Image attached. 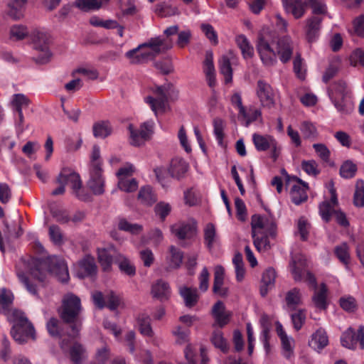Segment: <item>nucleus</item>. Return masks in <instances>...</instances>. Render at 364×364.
Masks as SVG:
<instances>
[{"instance_id": "7c9ffc66", "label": "nucleus", "mask_w": 364, "mask_h": 364, "mask_svg": "<svg viewBox=\"0 0 364 364\" xmlns=\"http://www.w3.org/2000/svg\"><path fill=\"white\" fill-rule=\"evenodd\" d=\"M328 343V338L326 332L322 329H318L311 336L309 341V346L316 350H320L324 348Z\"/></svg>"}, {"instance_id": "0eeeda50", "label": "nucleus", "mask_w": 364, "mask_h": 364, "mask_svg": "<svg viewBox=\"0 0 364 364\" xmlns=\"http://www.w3.org/2000/svg\"><path fill=\"white\" fill-rule=\"evenodd\" d=\"M56 182L60 186L52 191L53 196L62 195L65 193V186L70 183L75 196L80 200L87 201L90 198L89 194L82 188V181L80 175L75 172L63 168L57 178Z\"/></svg>"}, {"instance_id": "774afa93", "label": "nucleus", "mask_w": 364, "mask_h": 364, "mask_svg": "<svg viewBox=\"0 0 364 364\" xmlns=\"http://www.w3.org/2000/svg\"><path fill=\"white\" fill-rule=\"evenodd\" d=\"M14 295L10 290L2 289L0 292V306L3 309H8L13 303Z\"/></svg>"}, {"instance_id": "cd10ccee", "label": "nucleus", "mask_w": 364, "mask_h": 364, "mask_svg": "<svg viewBox=\"0 0 364 364\" xmlns=\"http://www.w3.org/2000/svg\"><path fill=\"white\" fill-rule=\"evenodd\" d=\"M225 269L220 266H216L214 272V282H213V291L221 296H226L228 295V289L223 288L224 281Z\"/></svg>"}, {"instance_id": "79ce46f5", "label": "nucleus", "mask_w": 364, "mask_h": 364, "mask_svg": "<svg viewBox=\"0 0 364 364\" xmlns=\"http://www.w3.org/2000/svg\"><path fill=\"white\" fill-rule=\"evenodd\" d=\"M138 198L141 203L147 205H151L157 200L156 194L149 186L141 188L138 194Z\"/></svg>"}, {"instance_id": "f257e3e1", "label": "nucleus", "mask_w": 364, "mask_h": 364, "mask_svg": "<svg viewBox=\"0 0 364 364\" xmlns=\"http://www.w3.org/2000/svg\"><path fill=\"white\" fill-rule=\"evenodd\" d=\"M46 264V262L36 260L34 267L31 269V278H28L23 274H18L20 281L32 295H38V288L46 287L49 272L55 274L63 283L67 282L70 279L68 269L64 259L57 257L49 258L48 259V270L44 269L43 267Z\"/></svg>"}, {"instance_id": "6ab92c4d", "label": "nucleus", "mask_w": 364, "mask_h": 364, "mask_svg": "<svg viewBox=\"0 0 364 364\" xmlns=\"http://www.w3.org/2000/svg\"><path fill=\"white\" fill-rule=\"evenodd\" d=\"M323 18L318 16H313L306 21L305 33L309 43L315 42L319 37Z\"/></svg>"}, {"instance_id": "f03ea898", "label": "nucleus", "mask_w": 364, "mask_h": 364, "mask_svg": "<svg viewBox=\"0 0 364 364\" xmlns=\"http://www.w3.org/2000/svg\"><path fill=\"white\" fill-rule=\"evenodd\" d=\"M276 38L271 32L262 30L258 35L256 45L261 61L265 66H273L277 62V56L283 63H288L293 54V42L289 36H283L277 41V50L272 46Z\"/></svg>"}, {"instance_id": "09e8293b", "label": "nucleus", "mask_w": 364, "mask_h": 364, "mask_svg": "<svg viewBox=\"0 0 364 364\" xmlns=\"http://www.w3.org/2000/svg\"><path fill=\"white\" fill-rule=\"evenodd\" d=\"M118 228L120 230L130 232L133 235H138L142 231V226L139 224H132L126 219L122 218L118 223Z\"/></svg>"}, {"instance_id": "a19ab883", "label": "nucleus", "mask_w": 364, "mask_h": 364, "mask_svg": "<svg viewBox=\"0 0 364 364\" xmlns=\"http://www.w3.org/2000/svg\"><path fill=\"white\" fill-rule=\"evenodd\" d=\"M30 100L23 94H14L12 95L11 107L13 112L22 111L23 108L30 105Z\"/></svg>"}, {"instance_id": "a211bd4d", "label": "nucleus", "mask_w": 364, "mask_h": 364, "mask_svg": "<svg viewBox=\"0 0 364 364\" xmlns=\"http://www.w3.org/2000/svg\"><path fill=\"white\" fill-rule=\"evenodd\" d=\"M171 232L178 240L191 239L196 232V225L194 223L179 222L171 226Z\"/></svg>"}, {"instance_id": "37998d69", "label": "nucleus", "mask_w": 364, "mask_h": 364, "mask_svg": "<svg viewBox=\"0 0 364 364\" xmlns=\"http://www.w3.org/2000/svg\"><path fill=\"white\" fill-rule=\"evenodd\" d=\"M211 343L213 346L219 348L222 352L228 351L229 347L226 339L223 337V332L220 330L214 331L211 336Z\"/></svg>"}, {"instance_id": "6e6d98bb", "label": "nucleus", "mask_w": 364, "mask_h": 364, "mask_svg": "<svg viewBox=\"0 0 364 364\" xmlns=\"http://www.w3.org/2000/svg\"><path fill=\"white\" fill-rule=\"evenodd\" d=\"M48 235L54 245H60L63 243V235L59 226L51 225L48 229Z\"/></svg>"}, {"instance_id": "c9c22d12", "label": "nucleus", "mask_w": 364, "mask_h": 364, "mask_svg": "<svg viewBox=\"0 0 364 364\" xmlns=\"http://www.w3.org/2000/svg\"><path fill=\"white\" fill-rule=\"evenodd\" d=\"M137 323L141 334L149 338L153 337L154 332L151 326V318L148 314H140L137 317Z\"/></svg>"}, {"instance_id": "393cba45", "label": "nucleus", "mask_w": 364, "mask_h": 364, "mask_svg": "<svg viewBox=\"0 0 364 364\" xmlns=\"http://www.w3.org/2000/svg\"><path fill=\"white\" fill-rule=\"evenodd\" d=\"M262 110L254 105L245 108V114H239L238 117L245 121V126L248 127L252 123L259 120L262 121Z\"/></svg>"}, {"instance_id": "3c124183", "label": "nucleus", "mask_w": 364, "mask_h": 364, "mask_svg": "<svg viewBox=\"0 0 364 364\" xmlns=\"http://www.w3.org/2000/svg\"><path fill=\"white\" fill-rule=\"evenodd\" d=\"M353 203L357 207L364 206V182L362 180H358L356 183Z\"/></svg>"}, {"instance_id": "72a5a7b5", "label": "nucleus", "mask_w": 364, "mask_h": 364, "mask_svg": "<svg viewBox=\"0 0 364 364\" xmlns=\"http://www.w3.org/2000/svg\"><path fill=\"white\" fill-rule=\"evenodd\" d=\"M235 42L240 49L242 57L245 59H249L253 57L254 48L245 35L241 34L237 36L235 38Z\"/></svg>"}, {"instance_id": "4c0bfd02", "label": "nucleus", "mask_w": 364, "mask_h": 364, "mask_svg": "<svg viewBox=\"0 0 364 364\" xmlns=\"http://www.w3.org/2000/svg\"><path fill=\"white\" fill-rule=\"evenodd\" d=\"M333 252L341 263L346 266L349 264L350 260V249L346 242L336 246Z\"/></svg>"}, {"instance_id": "052dcab7", "label": "nucleus", "mask_w": 364, "mask_h": 364, "mask_svg": "<svg viewBox=\"0 0 364 364\" xmlns=\"http://www.w3.org/2000/svg\"><path fill=\"white\" fill-rule=\"evenodd\" d=\"M291 319L293 326L296 331H299L306 321V311L299 309L296 312L291 314Z\"/></svg>"}, {"instance_id": "0e129e2a", "label": "nucleus", "mask_w": 364, "mask_h": 364, "mask_svg": "<svg viewBox=\"0 0 364 364\" xmlns=\"http://www.w3.org/2000/svg\"><path fill=\"white\" fill-rule=\"evenodd\" d=\"M28 33L26 27L21 25H14L10 28V38L16 41L24 39Z\"/></svg>"}, {"instance_id": "bf43d9fd", "label": "nucleus", "mask_w": 364, "mask_h": 364, "mask_svg": "<svg viewBox=\"0 0 364 364\" xmlns=\"http://www.w3.org/2000/svg\"><path fill=\"white\" fill-rule=\"evenodd\" d=\"M333 207L328 201H323L319 205V214L323 221L328 223L331 220V216L333 215Z\"/></svg>"}, {"instance_id": "bb28decb", "label": "nucleus", "mask_w": 364, "mask_h": 364, "mask_svg": "<svg viewBox=\"0 0 364 364\" xmlns=\"http://www.w3.org/2000/svg\"><path fill=\"white\" fill-rule=\"evenodd\" d=\"M151 293L154 298L161 301L167 300L171 295V289L166 282L159 279L152 285Z\"/></svg>"}, {"instance_id": "4468645a", "label": "nucleus", "mask_w": 364, "mask_h": 364, "mask_svg": "<svg viewBox=\"0 0 364 364\" xmlns=\"http://www.w3.org/2000/svg\"><path fill=\"white\" fill-rule=\"evenodd\" d=\"M154 125L153 121H147L141 124L139 129H135L130 124L128 127L130 135V144L135 146H139L145 141L148 140L152 133Z\"/></svg>"}, {"instance_id": "5701e85b", "label": "nucleus", "mask_w": 364, "mask_h": 364, "mask_svg": "<svg viewBox=\"0 0 364 364\" xmlns=\"http://www.w3.org/2000/svg\"><path fill=\"white\" fill-rule=\"evenodd\" d=\"M276 141L274 136L269 134L262 135L257 133L252 134V141L258 151H266L270 147H275Z\"/></svg>"}, {"instance_id": "c85d7f7f", "label": "nucleus", "mask_w": 364, "mask_h": 364, "mask_svg": "<svg viewBox=\"0 0 364 364\" xmlns=\"http://www.w3.org/2000/svg\"><path fill=\"white\" fill-rule=\"evenodd\" d=\"M187 163L182 159L176 158L172 159L168 172L173 178L180 179L188 170Z\"/></svg>"}, {"instance_id": "a878e982", "label": "nucleus", "mask_w": 364, "mask_h": 364, "mask_svg": "<svg viewBox=\"0 0 364 364\" xmlns=\"http://www.w3.org/2000/svg\"><path fill=\"white\" fill-rule=\"evenodd\" d=\"M114 263L118 265L122 273L129 277H133L136 274V267L134 264L124 255L117 253L114 257Z\"/></svg>"}, {"instance_id": "e2e57ef3", "label": "nucleus", "mask_w": 364, "mask_h": 364, "mask_svg": "<svg viewBox=\"0 0 364 364\" xmlns=\"http://www.w3.org/2000/svg\"><path fill=\"white\" fill-rule=\"evenodd\" d=\"M301 168L308 175L316 176L320 173V170L318 168V164L314 160L302 161Z\"/></svg>"}, {"instance_id": "e433bc0d", "label": "nucleus", "mask_w": 364, "mask_h": 364, "mask_svg": "<svg viewBox=\"0 0 364 364\" xmlns=\"http://www.w3.org/2000/svg\"><path fill=\"white\" fill-rule=\"evenodd\" d=\"M180 294L183 298L187 307L191 308L198 302V295L196 289L183 287L180 289Z\"/></svg>"}, {"instance_id": "de8ad7c7", "label": "nucleus", "mask_w": 364, "mask_h": 364, "mask_svg": "<svg viewBox=\"0 0 364 364\" xmlns=\"http://www.w3.org/2000/svg\"><path fill=\"white\" fill-rule=\"evenodd\" d=\"M357 169L356 164L350 160H347L341 166L340 176L343 178H352L355 176Z\"/></svg>"}, {"instance_id": "4d7b16f0", "label": "nucleus", "mask_w": 364, "mask_h": 364, "mask_svg": "<svg viewBox=\"0 0 364 364\" xmlns=\"http://www.w3.org/2000/svg\"><path fill=\"white\" fill-rule=\"evenodd\" d=\"M118 187L120 190L127 193L134 192L138 188V183L134 178H120L118 181Z\"/></svg>"}, {"instance_id": "864d4df0", "label": "nucleus", "mask_w": 364, "mask_h": 364, "mask_svg": "<svg viewBox=\"0 0 364 364\" xmlns=\"http://www.w3.org/2000/svg\"><path fill=\"white\" fill-rule=\"evenodd\" d=\"M213 132L220 146H223L224 139V122L220 118L213 119Z\"/></svg>"}, {"instance_id": "69168bd1", "label": "nucleus", "mask_w": 364, "mask_h": 364, "mask_svg": "<svg viewBox=\"0 0 364 364\" xmlns=\"http://www.w3.org/2000/svg\"><path fill=\"white\" fill-rule=\"evenodd\" d=\"M155 68L164 75L171 73L173 68L170 58H164L155 62Z\"/></svg>"}, {"instance_id": "603ef678", "label": "nucleus", "mask_w": 364, "mask_h": 364, "mask_svg": "<svg viewBox=\"0 0 364 364\" xmlns=\"http://www.w3.org/2000/svg\"><path fill=\"white\" fill-rule=\"evenodd\" d=\"M27 0H11L9 4V15L18 18L21 16V10L24 7Z\"/></svg>"}, {"instance_id": "ddd939ff", "label": "nucleus", "mask_w": 364, "mask_h": 364, "mask_svg": "<svg viewBox=\"0 0 364 364\" xmlns=\"http://www.w3.org/2000/svg\"><path fill=\"white\" fill-rule=\"evenodd\" d=\"M343 346L349 349H355L358 346L364 349V326H360L357 331L349 328L341 336Z\"/></svg>"}, {"instance_id": "8fccbe9b", "label": "nucleus", "mask_w": 364, "mask_h": 364, "mask_svg": "<svg viewBox=\"0 0 364 364\" xmlns=\"http://www.w3.org/2000/svg\"><path fill=\"white\" fill-rule=\"evenodd\" d=\"M300 130L305 139H315L318 136L316 127L310 122H303L301 124Z\"/></svg>"}, {"instance_id": "9b49d317", "label": "nucleus", "mask_w": 364, "mask_h": 364, "mask_svg": "<svg viewBox=\"0 0 364 364\" xmlns=\"http://www.w3.org/2000/svg\"><path fill=\"white\" fill-rule=\"evenodd\" d=\"M291 272L296 282L304 281L314 289H317V282L314 274L307 270L306 261L302 256L292 257L290 262Z\"/></svg>"}, {"instance_id": "9d476101", "label": "nucleus", "mask_w": 364, "mask_h": 364, "mask_svg": "<svg viewBox=\"0 0 364 364\" xmlns=\"http://www.w3.org/2000/svg\"><path fill=\"white\" fill-rule=\"evenodd\" d=\"M11 335L15 341L23 344L30 338H35V329L28 318L23 314H19L16 315Z\"/></svg>"}, {"instance_id": "c756f323", "label": "nucleus", "mask_w": 364, "mask_h": 364, "mask_svg": "<svg viewBox=\"0 0 364 364\" xmlns=\"http://www.w3.org/2000/svg\"><path fill=\"white\" fill-rule=\"evenodd\" d=\"M203 239L205 247L210 251L218 243L219 237L216 232V228L213 223H209L205 225L203 230Z\"/></svg>"}, {"instance_id": "49530a36", "label": "nucleus", "mask_w": 364, "mask_h": 364, "mask_svg": "<svg viewBox=\"0 0 364 364\" xmlns=\"http://www.w3.org/2000/svg\"><path fill=\"white\" fill-rule=\"evenodd\" d=\"M63 323L56 318H51L46 327L49 334L53 337H62L65 334L62 328Z\"/></svg>"}, {"instance_id": "b1692460", "label": "nucleus", "mask_w": 364, "mask_h": 364, "mask_svg": "<svg viewBox=\"0 0 364 364\" xmlns=\"http://www.w3.org/2000/svg\"><path fill=\"white\" fill-rule=\"evenodd\" d=\"M275 279L276 272L273 268L269 267L263 272L259 289L262 297L266 296L268 291L274 287Z\"/></svg>"}, {"instance_id": "20e7f679", "label": "nucleus", "mask_w": 364, "mask_h": 364, "mask_svg": "<svg viewBox=\"0 0 364 364\" xmlns=\"http://www.w3.org/2000/svg\"><path fill=\"white\" fill-rule=\"evenodd\" d=\"M82 307L80 299L74 294H67L63 296L58 314L64 323L69 324L70 332L68 335L75 338L81 330L82 318L80 316Z\"/></svg>"}, {"instance_id": "4be33fe9", "label": "nucleus", "mask_w": 364, "mask_h": 364, "mask_svg": "<svg viewBox=\"0 0 364 364\" xmlns=\"http://www.w3.org/2000/svg\"><path fill=\"white\" fill-rule=\"evenodd\" d=\"M97 269V267L94 257L86 256L79 262L77 275L80 278L92 277L96 275Z\"/></svg>"}, {"instance_id": "f704fd0d", "label": "nucleus", "mask_w": 364, "mask_h": 364, "mask_svg": "<svg viewBox=\"0 0 364 364\" xmlns=\"http://www.w3.org/2000/svg\"><path fill=\"white\" fill-rule=\"evenodd\" d=\"M287 306L290 311H296L298 306L301 304V294L298 288H293L287 292L285 296Z\"/></svg>"}, {"instance_id": "ea45409f", "label": "nucleus", "mask_w": 364, "mask_h": 364, "mask_svg": "<svg viewBox=\"0 0 364 364\" xmlns=\"http://www.w3.org/2000/svg\"><path fill=\"white\" fill-rule=\"evenodd\" d=\"M93 135L96 138H106L112 133V127L108 122L101 121L94 124Z\"/></svg>"}, {"instance_id": "5fc2aeb1", "label": "nucleus", "mask_w": 364, "mask_h": 364, "mask_svg": "<svg viewBox=\"0 0 364 364\" xmlns=\"http://www.w3.org/2000/svg\"><path fill=\"white\" fill-rule=\"evenodd\" d=\"M84 352L83 346L78 343H75L70 348V357L72 362L74 364H80Z\"/></svg>"}, {"instance_id": "680f3d73", "label": "nucleus", "mask_w": 364, "mask_h": 364, "mask_svg": "<svg viewBox=\"0 0 364 364\" xmlns=\"http://www.w3.org/2000/svg\"><path fill=\"white\" fill-rule=\"evenodd\" d=\"M172 333L176 338V342L179 344H182L188 341L190 331L188 328L177 326L173 329Z\"/></svg>"}, {"instance_id": "338daca9", "label": "nucleus", "mask_w": 364, "mask_h": 364, "mask_svg": "<svg viewBox=\"0 0 364 364\" xmlns=\"http://www.w3.org/2000/svg\"><path fill=\"white\" fill-rule=\"evenodd\" d=\"M339 304L344 311L348 312L354 311L357 307L356 301L351 296L341 297Z\"/></svg>"}, {"instance_id": "2f4dec72", "label": "nucleus", "mask_w": 364, "mask_h": 364, "mask_svg": "<svg viewBox=\"0 0 364 364\" xmlns=\"http://www.w3.org/2000/svg\"><path fill=\"white\" fill-rule=\"evenodd\" d=\"M225 306L221 301H217L212 309V314L215 323L220 328L225 326L229 321V315L225 313Z\"/></svg>"}, {"instance_id": "f8f14e48", "label": "nucleus", "mask_w": 364, "mask_h": 364, "mask_svg": "<svg viewBox=\"0 0 364 364\" xmlns=\"http://www.w3.org/2000/svg\"><path fill=\"white\" fill-rule=\"evenodd\" d=\"M255 95L262 108L270 109L276 105V92L265 80H259L255 87Z\"/></svg>"}, {"instance_id": "58836bf2", "label": "nucleus", "mask_w": 364, "mask_h": 364, "mask_svg": "<svg viewBox=\"0 0 364 364\" xmlns=\"http://www.w3.org/2000/svg\"><path fill=\"white\" fill-rule=\"evenodd\" d=\"M109 0H76L75 6L83 11L99 9Z\"/></svg>"}, {"instance_id": "aec40b11", "label": "nucleus", "mask_w": 364, "mask_h": 364, "mask_svg": "<svg viewBox=\"0 0 364 364\" xmlns=\"http://www.w3.org/2000/svg\"><path fill=\"white\" fill-rule=\"evenodd\" d=\"M296 181L298 184L292 186L290 196L292 203L299 205L308 199L309 184L299 178H296Z\"/></svg>"}, {"instance_id": "473e14b6", "label": "nucleus", "mask_w": 364, "mask_h": 364, "mask_svg": "<svg viewBox=\"0 0 364 364\" xmlns=\"http://www.w3.org/2000/svg\"><path fill=\"white\" fill-rule=\"evenodd\" d=\"M327 292L328 289L324 283H322L319 289L314 292L312 300L317 309L320 310H324L327 308Z\"/></svg>"}, {"instance_id": "13d9d810", "label": "nucleus", "mask_w": 364, "mask_h": 364, "mask_svg": "<svg viewBox=\"0 0 364 364\" xmlns=\"http://www.w3.org/2000/svg\"><path fill=\"white\" fill-rule=\"evenodd\" d=\"M266 224L264 218L259 215H253L251 218L252 235L262 234Z\"/></svg>"}, {"instance_id": "a18cd8bd", "label": "nucleus", "mask_w": 364, "mask_h": 364, "mask_svg": "<svg viewBox=\"0 0 364 364\" xmlns=\"http://www.w3.org/2000/svg\"><path fill=\"white\" fill-rule=\"evenodd\" d=\"M170 259H169V267L173 269H178L183 262V252L171 245L169 247Z\"/></svg>"}, {"instance_id": "412c9836", "label": "nucleus", "mask_w": 364, "mask_h": 364, "mask_svg": "<svg viewBox=\"0 0 364 364\" xmlns=\"http://www.w3.org/2000/svg\"><path fill=\"white\" fill-rule=\"evenodd\" d=\"M117 255L114 254L112 247L97 249V259L102 271L109 272L112 269V264L114 262V257Z\"/></svg>"}, {"instance_id": "7ed1b4c3", "label": "nucleus", "mask_w": 364, "mask_h": 364, "mask_svg": "<svg viewBox=\"0 0 364 364\" xmlns=\"http://www.w3.org/2000/svg\"><path fill=\"white\" fill-rule=\"evenodd\" d=\"M178 26H171L164 31L166 38L160 36L151 38L147 43L139 45L137 48L127 51L125 57L132 64H141L153 60L157 55L173 47V41L169 36L178 33Z\"/></svg>"}, {"instance_id": "423d86ee", "label": "nucleus", "mask_w": 364, "mask_h": 364, "mask_svg": "<svg viewBox=\"0 0 364 364\" xmlns=\"http://www.w3.org/2000/svg\"><path fill=\"white\" fill-rule=\"evenodd\" d=\"M155 97L149 96L146 97L148 103L155 114L157 112H164L166 110L168 100H175L178 98V92L171 83H166L161 86H156L153 89Z\"/></svg>"}, {"instance_id": "2eb2a0df", "label": "nucleus", "mask_w": 364, "mask_h": 364, "mask_svg": "<svg viewBox=\"0 0 364 364\" xmlns=\"http://www.w3.org/2000/svg\"><path fill=\"white\" fill-rule=\"evenodd\" d=\"M92 299L95 305L100 309L107 307L110 311H115L122 303L119 296L113 291H109L105 296L101 291H95L92 294Z\"/></svg>"}, {"instance_id": "1a4fd4ad", "label": "nucleus", "mask_w": 364, "mask_h": 364, "mask_svg": "<svg viewBox=\"0 0 364 364\" xmlns=\"http://www.w3.org/2000/svg\"><path fill=\"white\" fill-rule=\"evenodd\" d=\"M285 11L291 14L296 19L301 18L305 14L308 4L312 9L314 16L324 15L327 12L326 5L323 0H308L307 3L302 0H282Z\"/></svg>"}, {"instance_id": "f3484780", "label": "nucleus", "mask_w": 364, "mask_h": 364, "mask_svg": "<svg viewBox=\"0 0 364 364\" xmlns=\"http://www.w3.org/2000/svg\"><path fill=\"white\" fill-rule=\"evenodd\" d=\"M102 173V168H90V179L87 186L95 195H101L105 191V178Z\"/></svg>"}, {"instance_id": "39448f33", "label": "nucleus", "mask_w": 364, "mask_h": 364, "mask_svg": "<svg viewBox=\"0 0 364 364\" xmlns=\"http://www.w3.org/2000/svg\"><path fill=\"white\" fill-rule=\"evenodd\" d=\"M328 92L331 102L339 112L348 114L353 110L351 94L345 81H335L329 86Z\"/></svg>"}, {"instance_id": "dca6fc26", "label": "nucleus", "mask_w": 364, "mask_h": 364, "mask_svg": "<svg viewBox=\"0 0 364 364\" xmlns=\"http://www.w3.org/2000/svg\"><path fill=\"white\" fill-rule=\"evenodd\" d=\"M238 56L233 50H229L226 54L223 55L219 59V70L220 74L224 76L225 84L231 83L232 81V65H238Z\"/></svg>"}, {"instance_id": "c03bdc74", "label": "nucleus", "mask_w": 364, "mask_h": 364, "mask_svg": "<svg viewBox=\"0 0 364 364\" xmlns=\"http://www.w3.org/2000/svg\"><path fill=\"white\" fill-rule=\"evenodd\" d=\"M253 243L256 250L259 252H264L271 248L270 242L267 235H252Z\"/></svg>"}, {"instance_id": "6e6552de", "label": "nucleus", "mask_w": 364, "mask_h": 364, "mask_svg": "<svg viewBox=\"0 0 364 364\" xmlns=\"http://www.w3.org/2000/svg\"><path fill=\"white\" fill-rule=\"evenodd\" d=\"M30 38L33 49L38 52L37 55L33 58V60L38 64L48 63L52 57V53L50 49L51 39L49 33L44 29L37 28L31 33Z\"/></svg>"}]
</instances>
